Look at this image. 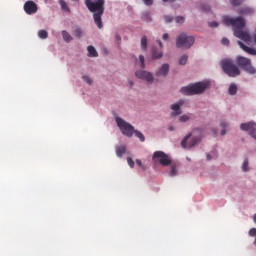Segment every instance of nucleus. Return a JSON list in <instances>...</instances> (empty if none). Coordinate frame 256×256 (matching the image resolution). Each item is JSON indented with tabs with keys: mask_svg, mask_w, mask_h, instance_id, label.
I'll use <instances>...</instances> for the list:
<instances>
[{
	"mask_svg": "<svg viewBox=\"0 0 256 256\" xmlns=\"http://www.w3.org/2000/svg\"><path fill=\"white\" fill-rule=\"evenodd\" d=\"M229 95H237V85H235V84L230 85Z\"/></svg>",
	"mask_w": 256,
	"mask_h": 256,
	"instance_id": "393cba45",
	"label": "nucleus"
},
{
	"mask_svg": "<svg viewBox=\"0 0 256 256\" xmlns=\"http://www.w3.org/2000/svg\"><path fill=\"white\" fill-rule=\"evenodd\" d=\"M242 131H248L250 137L256 141V123L248 122L240 125Z\"/></svg>",
	"mask_w": 256,
	"mask_h": 256,
	"instance_id": "9d476101",
	"label": "nucleus"
},
{
	"mask_svg": "<svg viewBox=\"0 0 256 256\" xmlns=\"http://www.w3.org/2000/svg\"><path fill=\"white\" fill-rule=\"evenodd\" d=\"M85 5L90 13H93L94 23L98 29H103L101 17L105 13V0H85Z\"/></svg>",
	"mask_w": 256,
	"mask_h": 256,
	"instance_id": "f257e3e1",
	"label": "nucleus"
},
{
	"mask_svg": "<svg viewBox=\"0 0 256 256\" xmlns=\"http://www.w3.org/2000/svg\"><path fill=\"white\" fill-rule=\"evenodd\" d=\"M83 79L85 83H87L88 85H91V83H93V81L91 80V78H89V76H83Z\"/></svg>",
	"mask_w": 256,
	"mask_h": 256,
	"instance_id": "e433bc0d",
	"label": "nucleus"
},
{
	"mask_svg": "<svg viewBox=\"0 0 256 256\" xmlns=\"http://www.w3.org/2000/svg\"><path fill=\"white\" fill-rule=\"evenodd\" d=\"M127 163L129 165V167H131V169H133V167H135V161H133V158H131V157L127 158Z\"/></svg>",
	"mask_w": 256,
	"mask_h": 256,
	"instance_id": "72a5a7b5",
	"label": "nucleus"
},
{
	"mask_svg": "<svg viewBox=\"0 0 256 256\" xmlns=\"http://www.w3.org/2000/svg\"><path fill=\"white\" fill-rule=\"evenodd\" d=\"M192 135L193 134L189 133L182 140L181 147H183V149H193V147H195V145H198V143H201V137L200 136L192 137Z\"/></svg>",
	"mask_w": 256,
	"mask_h": 256,
	"instance_id": "1a4fd4ad",
	"label": "nucleus"
},
{
	"mask_svg": "<svg viewBox=\"0 0 256 256\" xmlns=\"http://www.w3.org/2000/svg\"><path fill=\"white\" fill-rule=\"evenodd\" d=\"M238 45L241 48V50L245 51V53H248V55H256V49L255 48H251L249 46H246L241 41H238Z\"/></svg>",
	"mask_w": 256,
	"mask_h": 256,
	"instance_id": "dca6fc26",
	"label": "nucleus"
},
{
	"mask_svg": "<svg viewBox=\"0 0 256 256\" xmlns=\"http://www.w3.org/2000/svg\"><path fill=\"white\" fill-rule=\"evenodd\" d=\"M169 73V64H163L156 72V77H167Z\"/></svg>",
	"mask_w": 256,
	"mask_h": 256,
	"instance_id": "4468645a",
	"label": "nucleus"
},
{
	"mask_svg": "<svg viewBox=\"0 0 256 256\" xmlns=\"http://www.w3.org/2000/svg\"><path fill=\"white\" fill-rule=\"evenodd\" d=\"M229 124H227V122L225 121H221L220 122V127H222V130H221V135H227V127H228Z\"/></svg>",
	"mask_w": 256,
	"mask_h": 256,
	"instance_id": "4be33fe9",
	"label": "nucleus"
},
{
	"mask_svg": "<svg viewBox=\"0 0 256 256\" xmlns=\"http://www.w3.org/2000/svg\"><path fill=\"white\" fill-rule=\"evenodd\" d=\"M116 123L121 130V132L126 136V137H133V134L135 133V127L131 125L128 122H125L122 118L117 117L116 118Z\"/></svg>",
	"mask_w": 256,
	"mask_h": 256,
	"instance_id": "0eeeda50",
	"label": "nucleus"
},
{
	"mask_svg": "<svg viewBox=\"0 0 256 256\" xmlns=\"http://www.w3.org/2000/svg\"><path fill=\"white\" fill-rule=\"evenodd\" d=\"M135 75L137 79H142V81H146V83H150V85L155 80V78L153 77V74L145 70H138L135 72Z\"/></svg>",
	"mask_w": 256,
	"mask_h": 256,
	"instance_id": "9b49d317",
	"label": "nucleus"
},
{
	"mask_svg": "<svg viewBox=\"0 0 256 256\" xmlns=\"http://www.w3.org/2000/svg\"><path fill=\"white\" fill-rule=\"evenodd\" d=\"M176 23H185V18L183 16H178L175 18Z\"/></svg>",
	"mask_w": 256,
	"mask_h": 256,
	"instance_id": "f704fd0d",
	"label": "nucleus"
},
{
	"mask_svg": "<svg viewBox=\"0 0 256 256\" xmlns=\"http://www.w3.org/2000/svg\"><path fill=\"white\" fill-rule=\"evenodd\" d=\"M144 5H147L148 7L153 5V0H142Z\"/></svg>",
	"mask_w": 256,
	"mask_h": 256,
	"instance_id": "ea45409f",
	"label": "nucleus"
},
{
	"mask_svg": "<svg viewBox=\"0 0 256 256\" xmlns=\"http://www.w3.org/2000/svg\"><path fill=\"white\" fill-rule=\"evenodd\" d=\"M207 161H211V154L207 155Z\"/></svg>",
	"mask_w": 256,
	"mask_h": 256,
	"instance_id": "3c124183",
	"label": "nucleus"
},
{
	"mask_svg": "<svg viewBox=\"0 0 256 256\" xmlns=\"http://www.w3.org/2000/svg\"><path fill=\"white\" fill-rule=\"evenodd\" d=\"M163 3H175L177 0H162Z\"/></svg>",
	"mask_w": 256,
	"mask_h": 256,
	"instance_id": "de8ad7c7",
	"label": "nucleus"
},
{
	"mask_svg": "<svg viewBox=\"0 0 256 256\" xmlns=\"http://www.w3.org/2000/svg\"><path fill=\"white\" fill-rule=\"evenodd\" d=\"M73 36L78 37V39H81V37H83V30H81V28L74 29Z\"/></svg>",
	"mask_w": 256,
	"mask_h": 256,
	"instance_id": "5701e85b",
	"label": "nucleus"
},
{
	"mask_svg": "<svg viewBox=\"0 0 256 256\" xmlns=\"http://www.w3.org/2000/svg\"><path fill=\"white\" fill-rule=\"evenodd\" d=\"M62 37L66 43H71V41H73V36H71V34L65 30L62 31Z\"/></svg>",
	"mask_w": 256,
	"mask_h": 256,
	"instance_id": "a211bd4d",
	"label": "nucleus"
},
{
	"mask_svg": "<svg viewBox=\"0 0 256 256\" xmlns=\"http://www.w3.org/2000/svg\"><path fill=\"white\" fill-rule=\"evenodd\" d=\"M162 39L163 41H167L169 39V34L168 33L163 34Z\"/></svg>",
	"mask_w": 256,
	"mask_h": 256,
	"instance_id": "a18cd8bd",
	"label": "nucleus"
},
{
	"mask_svg": "<svg viewBox=\"0 0 256 256\" xmlns=\"http://www.w3.org/2000/svg\"><path fill=\"white\" fill-rule=\"evenodd\" d=\"M209 87V82H197L195 84L185 86L181 88L183 95H199L205 93V90Z\"/></svg>",
	"mask_w": 256,
	"mask_h": 256,
	"instance_id": "7ed1b4c3",
	"label": "nucleus"
},
{
	"mask_svg": "<svg viewBox=\"0 0 256 256\" xmlns=\"http://www.w3.org/2000/svg\"><path fill=\"white\" fill-rule=\"evenodd\" d=\"M234 35L235 37L241 39V41H245L246 43H249V41H251V35L247 31L234 30Z\"/></svg>",
	"mask_w": 256,
	"mask_h": 256,
	"instance_id": "ddd939ff",
	"label": "nucleus"
},
{
	"mask_svg": "<svg viewBox=\"0 0 256 256\" xmlns=\"http://www.w3.org/2000/svg\"><path fill=\"white\" fill-rule=\"evenodd\" d=\"M116 39H117V41H121V36L116 35Z\"/></svg>",
	"mask_w": 256,
	"mask_h": 256,
	"instance_id": "603ef678",
	"label": "nucleus"
},
{
	"mask_svg": "<svg viewBox=\"0 0 256 256\" xmlns=\"http://www.w3.org/2000/svg\"><path fill=\"white\" fill-rule=\"evenodd\" d=\"M242 170L243 171H249V160H244L243 164H242Z\"/></svg>",
	"mask_w": 256,
	"mask_h": 256,
	"instance_id": "2f4dec72",
	"label": "nucleus"
},
{
	"mask_svg": "<svg viewBox=\"0 0 256 256\" xmlns=\"http://www.w3.org/2000/svg\"><path fill=\"white\" fill-rule=\"evenodd\" d=\"M136 165H138V167H143V162H141V160L137 159Z\"/></svg>",
	"mask_w": 256,
	"mask_h": 256,
	"instance_id": "49530a36",
	"label": "nucleus"
},
{
	"mask_svg": "<svg viewBox=\"0 0 256 256\" xmlns=\"http://www.w3.org/2000/svg\"><path fill=\"white\" fill-rule=\"evenodd\" d=\"M87 51H88L89 57H98L99 56V54L97 53V50L93 46H88Z\"/></svg>",
	"mask_w": 256,
	"mask_h": 256,
	"instance_id": "6ab92c4d",
	"label": "nucleus"
},
{
	"mask_svg": "<svg viewBox=\"0 0 256 256\" xmlns=\"http://www.w3.org/2000/svg\"><path fill=\"white\" fill-rule=\"evenodd\" d=\"M194 43L195 38L193 36H187L185 33L180 34L176 39V47L178 49H191Z\"/></svg>",
	"mask_w": 256,
	"mask_h": 256,
	"instance_id": "423d86ee",
	"label": "nucleus"
},
{
	"mask_svg": "<svg viewBox=\"0 0 256 256\" xmlns=\"http://www.w3.org/2000/svg\"><path fill=\"white\" fill-rule=\"evenodd\" d=\"M208 25H209V27H219V23L215 22V21L209 22Z\"/></svg>",
	"mask_w": 256,
	"mask_h": 256,
	"instance_id": "79ce46f5",
	"label": "nucleus"
},
{
	"mask_svg": "<svg viewBox=\"0 0 256 256\" xmlns=\"http://www.w3.org/2000/svg\"><path fill=\"white\" fill-rule=\"evenodd\" d=\"M201 9H202V11H205V12L211 11V7L208 5H202Z\"/></svg>",
	"mask_w": 256,
	"mask_h": 256,
	"instance_id": "58836bf2",
	"label": "nucleus"
},
{
	"mask_svg": "<svg viewBox=\"0 0 256 256\" xmlns=\"http://www.w3.org/2000/svg\"><path fill=\"white\" fill-rule=\"evenodd\" d=\"M195 131H199V128H195V129L193 130V133H195Z\"/></svg>",
	"mask_w": 256,
	"mask_h": 256,
	"instance_id": "5fc2aeb1",
	"label": "nucleus"
},
{
	"mask_svg": "<svg viewBox=\"0 0 256 256\" xmlns=\"http://www.w3.org/2000/svg\"><path fill=\"white\" fill-rule=\"evenodd\" d=\"M158 44L160 45L161 49H163V42H161V40H158Z\"/></svg>",
	"mask_w": 256,
	"mask_h": 256,
	"instance_id": "09e8293b",
	"label": "nucleus"
},
{
	"mask_svg": "<svg viewBox=\"0 0 256 256\" xmlns=\"http://www.w3.org/2000/svg\"><path fill=\"white\" fill-rule=\"evenodd\" d=\"M223 23L227 26L233 27V31H241L245 27V19L239 16L237 18H231L229 16H225L223 18Z\"/></svg>",
	"mask_w": 256,
	"mask_h": 256,
	"instance_id": "39448f33",
	"label": "nucleus"
},
{
	"mask_svg": "<svg viewBox=\"0 0 256 256\" xmlns=\"http://www.w3.org/2000/svg\"><path fill=\"white\" fill-rule=\"evenodd\" d=\"M181 105H183V100H180L177 104L171 105V109L172 111H174L171 113L172 117H175L176 115H181Z\"/></svg>",
	"mask_w": 256,
	"mask_h": 256,
	"instance_id": "2eb2a0df",
	"label": "nucleus"
},
{
	"mask_svg": "<svg viewBox=\"0 0 256 256\" xmlns=\"http://www.w3.org/2000/svg\"><path fill=\"white\" fill-rule=\"evenodd\" d=\"M189 119H191V118L187 114H184V115L180 116L179 121L181 123H187V121H189Z\"/></svg>",
	"mask_w": 256,
	"mask_h": 256,
	"instance_id": "c85d7f7f",
	"label": "nucleus"
},
{
	"mask_svg": "<svg viewBox=\"0 0 256 256\" xmlns=\"http://www.w3.org/2000/svg\"><path fill=\"white\" fill-rule=\"evenodd\" d=\"M189 59V56L182 55L179 59V65H187V60Z\"/></svg>",
	"mask_w": 256,
	"mask_h": 256,
	"instance_id": "cd10ccee",
	"label": "nucleus"
},
{
	"mask_svg": "<svg viewBox=\"0 0 256 256\" xmlns=\"http://www.w3.org/2000/svg\"><path fill=\"white\" fill-rule=\"evenodd\" d=\"M73 1H78V0H73Z\"/></svg>",
	"mask_w": 256,
	"mask_h": 256,
	"instance_id": "6e6d98bb",
	"label": "nucleus"
},
{
	"mask_svg": "<svg viewBox=\"0 0 256 256\" xmlns=\"http://www.w3.org/2000/svg\"><path fill=\"white\" fill-rule=\"evenodd\" d=\"M236 64L238 67L243 69L245 73H248L249 75H255L256 69L253 64H251V59L243 57V56H237L236 57Z\"/></svg>",
	"mask_w": 256,
	"mask_h": 256,
	"instance_id": "20e7f679",
	"label": "nucleus"
},
{
	"mask_svg": "<svg viewBox=\"0 0 256 256\" xmlns=\"http://www.w3.org/2000/svg\"><path fill=\"white\" fill-rule=\"evenodd\" d=\"M175 175H177V167L172 166V167H171V170H170V172H169V176H170V177H175Z\"/></svg>",
	"mask_w": 256,
	"mask_h": 256,
	"instance_id": "473e14b6",
	"label": "nucleus"
},
{
	"mask_svg": "<svg viewBox=\"0 0 256 256\" xmlns=\"http://www.w3.org/2000/svg\"><path fill=\"white\" fill-rule=\"evenodd\" d=\"M221 43H222V45H229V39L223 38Z\"/></svg>",
	"mask_w": 256,
	"mask_h": 256,
	"instance_id": "c03bdc74",
	"label": "nucleus"
},
{
	"mask_svg": "<svg viewBox=\"0 0 256 256\" xmlns=\"http://www.w3.org/2000/svg\"><path fill=\"white\" fill-rule=\"evenodd\" d=\"M141 49H143V51L147 50V36H143L141 39Z\"/></svg>",
	"mask_w": 256,
	"mask_h": 256,
	"instance_id": "a878e982",
	"label": "nucleus"
},
{
	"mask_svg": "<svg viewBox=\"0 0 256 256\" xmlns=\"http://www.w3.org/2000/svg\"><path fill=\"white\" fill-rule=\"evenodd\" d=\"M240 13H242L243 15H247V13H251V9L249 8L242 9Z\"/></svg>",
	"mask_w": 256,
	"mask_h": 256,
	"instance_id": "a19ab883",
	"label": "nucleus"
},
{
	"mask_svg": "<svg viewBox=\"0 0 256 256\" xmlns=\"http://www.w3.org/2000/svg\"><path fill=\"white\" fill-rule=\"evenodd\" d=\"M163 57V52L157 51V48L152 50V59H161Z\"/></svg>",
	"mask_w": 256,
	"mask_h": 256,
	"instance_id": "412c9836",
	"label": "nucleus"
},
{
	"mask_svg": "<svg viewBox=\"0 0 256 256\" xmlns=\"http://www.w3.org/2000/svg\"><path fill=\"white\" fill-rule=\"evenodd\" d=\"M38 37L40 39H47V37H49V33L47 32V30H40L38 32Z\"/></svg>",
	"mask_w": 256,
	"mask_h": 256,
	"instance_id": "b1692460",
	"label": "nucleus"
},
{
	"mask_svg": "<svg viewBox=\"0 0 256 256\" xmlns=\"http://www.w3.org/2000/svg\"><path fill=\"white\" fill-rule=\"evenodd\" d=\"M143 19L145 21H151V16L149 15V13H146V14L143 15Z\"/></svg>",
	"mask_w": 256,
	"mask_h": 256,
	"instance_id": "37998d69",
	"label": "nucleus"
},
{
	"mask_svg": "<svg viewBox=\"0 0 256 256\" xmlns=\"http://www.w3.org/2000/svg\"><path fill=\"white\" fill-rule=\"evenodd\" d=\"M220 67L228 77H239L241 75V70L231 58L222 59L220 61Z\"/></svg>",
	"mask_w": 256,
	"mask_h": 256,
	"instance_id": "f03ea898",
	"label": "nucleus"
},
{
	"mask_svg": "<svg viewBox=\"0 0 256 256\" xmlns=\"http://www.w3.org/2000/svg\"><path fill=\"white\" fill-rule=\"evenodd\" d=\"M250 237H256V228H252L249 230Z\"/></svg>",
	"mask_w": 256,
	"mask_h": 256,
	"instance_id": "4c0bfd02",
	"label": "nucleus"
},
{
	"mask_svg": "<svg viewBox=\"0 0 256 256\" xmlns=\"http://www.w3.org/2000/svg\"><path fill=\"white\" fill-rule=\"evenodd\" d=\"M130 87H133V81H129Z\"/></svg>",
	"mask_w": 256,
	"mask_h": 256,
	"instance_id": "864d4df0",
	"label": "nucleus"
},
{
	"mask_svg": "<svg viewBox=\"0 0 256 256\" xmlns=\"http://www.w3.org/2000/svg\"><path fill=\"white\" fill-rule=\"evenodd\" d=\"M38 9L39 8L37 7V4L31 0L26 1L24 4V11L27 13V15H33L37 13Z\"/></svg>",
	"mask_w": 256,
	"mask_h": 256,
	"instance_id": "f8f14e48",
	"label": "nucleus"
},
{
	"mask_svg": "<svg viewBox=\"0 0 256 256\" xmlns=\"http://www.w3.org/2000/svg\"><path fill=\"white\" fill-rule=\"evenodd\" d=\"M165 23H171L173 21V16H164Z\"/></svg>",
	"mask_w": 256,
	"mask_h": 256,
	"instance_id": "c9c22d12",
	"label": "nucleus"
},
{
	"mask_svg": "<svg viewBox=\"0 0 256 256\" xmlns=\"http://www.w3.org/2000/svg\"><path fill=\"white\" fill-rule=\"evenodd\" d=\"M59 5L62 11H67L68 13H71V9L69 8V6H67V2H65V0H59Z\"/></svg>",
	"mask_w": 256,
	"mask_h": 256,
	"instance_id": "aec40b11",
	"label": "nucleus"
},
{
	"mask_svg": "<svg viewBox=\"0 0 256 256\" xmlns=\"http://www.w3.org/2000/svg\"><path fill=\"white\" fill-rule=\"evenodd\" d=\"M115 152L117 157L121 158L127 153V147L125 145L116 146Z\"/></svg>",
	"mask_w": 256,
	"mask_h": 256,
	"instance_id": "f3484780",
	"label": "nucleus"
},
{
	"mask_svg": "<svg viewBox=\"0 0 256 256\" xmlns=\"http://www.w3.org/2000/svg\"><path fill=\"white\" fill-rule=\"evenodd\" d=\"M169 131H175V127L170 126V127H169Z\"/></svg>",
	"mask_w": 256,
	"mask_h": 256,
	"instance_id": "8fccbe9b",
	"label": "nucleus"
},
{
	"mask_svg": "<svg viewBox=\"0 0 256 256\" xmlns=\"http://www.w3.org/2000/svg\"><path fill=\"white\" fill-rule=\"evenodd\" d=\"M139 61H140V67H141V69H145V56L140 55V56H139Z\"/></svg>",
	"mask_w": 256,
	"mask_h": 256,
	"instance_id": "7c9ffc66",
	"label": "nucleus"
},
{
	"mask_svg": "<svg viewBox=\"0 0 256 256\" xmlns=\"http://www.w3.org/2000/svg\"><path fill=\"white\" fill-rule=\"evenodd\" d=\"M136 137L143 143L145 141V135L140 131L134 130Z\"/></svg>",
	"mask_w": 256,
	"mask_h": 256,
	"instance_id": "bb28decb",
	"label": "nucleus"
},
{
	"mask_svg": "<svg viewBox=\"0 0 256 256\" xmlns=\"http://www.w3.org/2000/svg\"><path fill=\"white\" fill-rule=\"evenodd\" d=\"M230 3L233 7H239L243 3V0H230Z\"/></svg>",
	"mask_w": 256,
	"mask_h": 256,
	"instance_id": "c756f323",
	"label": "nucleus"
},
{
	"mask_svg": "<svg viewBox=\"0 0 256 256\" xmlns=\"http://www.w3.org/2000/svg\"><path fill=\"white\" fill-rule=\"evenodd\" d=\"M153 161L160 163L163 167H169L171 165L172 161L171 158H169V155H167L163 151H156L154 152L152 156Z\"/></svg>",
	"mask_w": 256,
	"mask_h": 256,
	"instance_id": "6e6552de",
	"label": "nucleus"
}]
</instances>
